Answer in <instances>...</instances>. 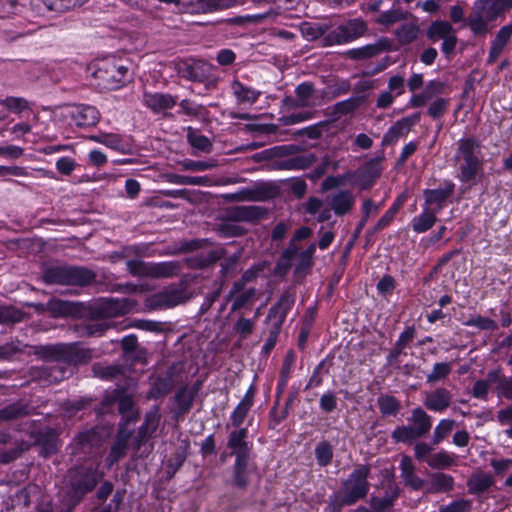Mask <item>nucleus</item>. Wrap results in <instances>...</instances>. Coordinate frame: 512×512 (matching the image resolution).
<instances>
[{"instance_id":"f257e3e1","label":"nucleus","mask_w":512,"mask_h":512,"mask_svg":"<svg viewBox=\"0 0 512 512\" xmlns=\"http://www.w3.org/2000/svg\"><path fill=\"white\" fill-rule=\"evenodd\" d=\"M371 467L358 465L344 480L339 489L332 493L327 502L328 512H342L343 507L352 506L367 497L370 490L368 481Z\"/></svg>"},{"instance_id":"f03ea898","label":"nucleus","mask_w":512,"mask_h":512,"mask_svg":"<svg viewBox=\"0 0 512 512\" xmlns=\"http://www.w3.org/2000/svg\"><path fill=\"white\" fill-rule=\"evenodd\" d=\"M138 302L131 298L106 299L97 303L91 314L94 319L102 321H92L84 327L85 334L88 336H102L107 330L113 327V322L107 319L128 314L136 310Z\"/></svg>"},{"instance_id":"7ed1b4c3","label":"nucleus","mask_w":512,"mask_h":512,"mask_svg":"<svg viewBox=\"0 0 512 512\" xmlns=\"http://www.w3.org/2000/svg\"><path fill=\"white\" fill-rule=\"evenodd\" d=\"M480 141L474 137L462 138L454 155L458 163V179L462 183H475L476 176L483 169V160L480 157Z\"/></svg>"},{"instance_id":"20e7f679","label":"nucleus","mask_w":512,"mask_h":512,"mask_svg":"<svg viewBox=\"0 0 512 512\" xmlns=\"http://www.w3.org/2000/svg\"><path fill=\"white\" fill-rule=\"evenodd\" d=\"M35 354L45 361L73 366L87 364L93 358V350L81 347L78 343L39 345L35 347Z\"/></svg>"},{"instance_id":"39448f33","label":"nucleus","mask_w":512,"mask_h":512,"mask_svg":"<svg viewBox=\"0 0 512 512\" xmlns=\"http://www.w3.org/2000/svg\"><path fill=\"white\" fill-rule=\"evenodd\" d=\"M97 274L85 266L57 265L47 267L42 280L47 285H65L85 287L96 281Z\"/></svg>"},{"instance_id":"423d86ee","label":"nucleus","mask_w":512,"mask_h":512,"mask_svg":"<svg viewBox=\"0 0 512 512\" xmlns=\"http://www.w3.org/2000/svg\"><path fill=\"white\" fill-rule=\"evenodd\" d=\"M502 0H476L465 25L473 35L484 36L490 31L489 23L504 15Z\"/></svg>"},{"instance_id":"0eeeda50","label":"nucleus","mask_w":512,"mask_h":512,"mask_svg":"<svg viewBox=\"0 0 512 512\" xmlns=\"http://www.w3.org/2000/svg\"><path fill=\"white\" fill-rule=\"evenodd\" d=\"M101 476L97 468L92 466H77L67 473L69 497L73 506L81 502L85 495L94 490Z\"/></svg>"},{"instance_id":"6e6552de","label":"nucleus","mask_w":512,"mask_h":512,"mask_svg":"<svg viewBox=\"0 0 512 512\" xmlns=\"http://www.w3.org/2000/svg\"><path fill=\"white\" fill-rule=\"evenodd\" d=\"M295 302V293L285 291L278 301L270 308L266 321L269 323V335L262 347V352L268 355L275 347L282 325L288 312L292 309Z\"/></svg>"},{"instance_id":"1a4fd4ad","label":"nucleus","mask_w":512,"mask_h":512,"mask_svg":"<svg viewBox=\"0 0 512 512\" xmlns=\"http://www.w3.org/2000/svg\"><path fill=\"white\" fill-rule=\"evenodd\" d=\"M191 298L192 292L189 290L187 282L180 281L172 283L147 297L145 305L150 310L169 309L184 304Z\"/></svg>"},{"instance_id":"9d476101","label":"nucleus","mask_w":512,"mask_h":512,"mask_svg":"<svg viewBox=\"0 0 512 512\" xmlns=\"http://www.w3.org/2000/svg\"><path fill=\"white\" fill-rule=\"evenodd\" d=\"M426 37L432 43L442 40L441 51L448 59L451 58L457 46L458 38L450 22L446 20L433 21L426 31Z\"/></svg>"},{"instance_id":"9b49d317","label":"nucleus","mask_w":512,"mask_h":512,"mask_svg":"<svg viewBox=\"0 0 512 512\" xmlns=\"http://www.w3.org/2000/svg\"><path fill=\"white\" fill-rule=\"evenodd\" d=\"M95 77L104 89L116 90L122 87L128 79V68L123 65L107 63L95 71Z\"/></svg>"},{"instance_id":"f8f14e48","label":"nucleus","mask_w":512,"mask_h":512,"mask_svg":"<svg viewBox=\"0 0 512 512\" xmlns=\"http://www.w3.org/2000/svg\"><path fill=\"white\" fill-rule=\"evenodd\" d=\"M276 185L268 182L257 184L254 188H244L226 196L231 201H267L278 195Z\"/></svg>"},{"instance_id":"ddd939ff","label":"nucleus","mask_w":512,"mask_h":512,"mask_svg":"<svg viewBox=\"0 0 512 512\" xmlns=\"http://www.w3.org/2000/svg\"><path fill=\"white\" fill-rule=\"evenodd\" d=\"M366 31L367 24L363 20L353 19L330 32L328 40L333 44H344L363 36Z\"/></svg>"},{"instance_id":"4468645a","label":"nucleus","mask_w":512,"mask_h":512,"mask_svg":"<svg viewBox=\"0 0 512 512\" xmlns=\"http://www.w3.org/2000/svg\"><path fill=\"white\" fill-rule=\"evenodd\" d=\"M66 118H70L72 123L78 127H91L99 122L100 113L96 107L91 105H73L67 110Z\"/></svg>"},{"instance_id":"2eb2a0df","label":"nucleus","mask_w":512,"mask_h":512,"mask_svg":"<svg viewBox=\"0 0 512 512\" xmlns=\"http://www.w3.org/2000/svg\"><path fill=\"white\" fill-rule=\"evenodd\" d=\"M247 437V428H240L230 432L227 447L230 449V455L235 456V459L252 458V445L248 443Z\"/></svg>"},{"instance_id":"dca6fc26","label":"nucleus","mask_w":512,"mask_h":512,"mask_svg":"<svg viewBox=\"0 0 512 512\" xmlns=\"http://www.w3.org/2000/svg\"><path fill=\"white\" fill-rule=\"evenodd\" d=\"M178 74L189 81L203 82L210 74V67L203 61L185 60L176 65Z\"/></svg>"},{"instance_id":"f3484780","label":"nucleus","mask_w":512,"mask_h":512,"mask_svg":"<svg viewBox=\"0 0 512 512\" xmlns=\"http://www.w3.org/2000/svg\"><path fill=\"white\" fill-rule=\"evenodd\" d=\"M255 470L252 458L235 459L232 466L231 485L238 490H246L250 484L251 474Z\"/></svg>"},{"instance_id":"a211bd4d","label":"nucleus","mask_w":512,"mask_h":512,"mask_svg":"<svg viewBox=\"0 0 512 512\" xmlns=\"http://www.w3.org/2000/svg\"><path fill=\"white\" fill-rule=\"evenodd\" d=\"M415 328L414 326H408L405 330L399 335L397 341L394 344V347L390 350L387 355V365L395 368H400L401 356H406L407 352L405 351L406 347L411 343L415 336Z\"/></svg>"},{"instance_id":"6ab92c4d","label":"nucleus","mask_w":512,"mask_h":512,"mask_svg":"<svg viewBox=\"0 0 512 512\" xmlns=\"http://www.w3.org/2000/svg\"><path fill=\"white\" fill-rule=\"evenodd\" d=\"M178 97L169 93L160 92H144L143 104L153 113L159 114L166 110L172 109L177 104Z\"/></svg>"},{"instance_id":"aec40b11","label":"nucleus","mask_w":512,"mask_h":512,"mask_svg":"<svg viewBox=\"0 0 512 512\" xmlns=\"http://www.w3.org/2000/svg\"><path fill=\"white\" fill-rule=\"evenodd\" d=\"M35 445L40 447V455L49 457L58 452V434L52 428L41 429L34 434Z\"/></svg>"},{"instance_id":"412c9836","label":"nucleus","mask_w":512,"mask_h":512,"mask_svg":"<svg viewBox=\"0 0 512 512\" xmlns=\"http://www.w3.org/2000/svg\"><path fill=\"white\" fill-rule=\"evenodd\" d=\"M452 397L449 390L438 387L425 394L423 404L428 410L441 413L450 406Z\"/></svg>"},{"instance_id":"4be33fe9","label":"nucleus","mask_w":512,"mask_h":512,"mask_svg":"<svg viewBox=\"0 0 512 512\" xmlns=\"http://www.w3.org/2000/svg\"><path fill=\"white\" fill-rule=\"evenodd\" d=\"M512 37V21L502 26L496 33L495 38L491 41L487 63L493 64L504 51Z\"/></svg>"},{"instance_id":"5701e85b","label":"nucleus","mask_w":512,"mask_h":512,"mask_svg":"<svg viewBox=\"0 0 512 512\" xmlns=\"http://www.w3.org/2000/svg\"><path fill=\"white\" fill-rule=\"evenodd\" d=\"M267 210L260 206H235L227 210L229 220L236 222H253L263 218Z\"/></svg>"},{"instance_id":"b1692460","label":"nucleus","mask_w":512,"mask_h":512,"mask_svg":"<svg viewBox=\"0 0 512 512\" xmlns=\"http://www.w3.org/2000/svg\"><path fill=\"white\" fill-rule=\"evenodd\" d=\"M389 49L390 41L387 38H381L373 44H368L359 48L348 50L346 52V56L351 60H364L372 58Z\"/></svg>"},{"instance_id":"393cba45","label":"nucleus","mask_w":512,"mask_h":512,"mask_svg":"<svg viewBox=\"0 0 512 512\" xmlns=\"http://www.w3.org/2000/svg\"><path fill=\"white\" fill-rule=\"evenodd\" d=\"M455 184L451 180H445L443 182L442 188L436 189H426L423 192L425 204L433 205L437 204V208L433 209V211H437V213L443 208L444 202L452 196L454 193Z\"/></svg>"},{"instance_id":"a878e982","label":"nucleus","mask_w":512,"mask_h":512,"mask_svg":"<svg viewBox=\"0 0 512 512\" xmlns=\"http://www.w3.org/2000/svg\"><path fill=\"white\" fill-rule=\"evenodd\" d=\"M399 469L405 486L414 491H419L423 488L425 481L416 474L415 465L408 455L402 456Z\"/></svg>"},{"instance_id":"bb28decb","label":"nucleus","mask_w":512,"mask_h":512,"mask_svg":"<svg viewBox=\"0 0 512 512\" xmlns=\"http://www.w3.org/2000/svg\"><path fill=\"white\" fill-rule=\"evenodd\" d=\"M201 388V382H196L191 388L188 386L181 387L175 394L177 403V414L185 415L192 408L194 399Z\"/></svg>"},{"instance_id":"cd10ccee","label":"nucleus","mask_w":512,"mask_h":512,"mask_svg":"<svg viewBox=\"0 0 512 512\" xmlns=\"http://www.w3.org/2000/svg\"><path fill=\"white\" fill-rule=\"evenodd\" d=\"M256 389L251 385L246 391L240 403L231 414L230 420L233 427L238 428L244 422L249 410L253 406Z\"/></svg>"},{"instance_id":"c85d7f7f","label":"nucleus","mask_w":512,"mask_h":512,"mask_svg":"<svg viewBox=\"0 0 512 512\" xmlns=\"http://www.w3.org/2000/svg\"><path fill=\"white\" fill-rule=\"evenodd\" d=\"M230 0H190L186 4L191 14H206L229 8Z\"/></svg>"},{"instance_id":"c756f323","label":"nucleus","mask_w":512,"mask_h":512,"mask_svg":"<svg viewBox=\"0 0 512 512\" xmlns=\"http://www.w3.org/2000/svg\"><path fill=\"white\" fill-rule=\"evenodd\" d=\"M355 204V196L350 190H339L331 196L330 206L337 216L349 213Z\"/></svg>"},{"instance_id":"7c9ffc66","label":"nucleus","mask_w":512,"mask_h":512,"mask_svg":"<svg viewBox=\"0 0 512 512\" xmlns=\"http://www.w3.org/2000/svg\"><path fill=\"white\" fill-rule=\"evenodd\" d=\"M160 421V415L157 407L145 414L143 424L138 428L137 445L138 447L145 443L156 431Z\"/></svg>"},{"instance_id":"2f4dec72","label":"nucleus","mask_w":512,"mask_h":512,"mask_svg":"<svg viewBox=\"0 0 512 512\" xmlns=\"http://www.w3.org/2000/svg\"><path fill=\"white\" fill-rule=\"evenodd\" d=\"M444 90V83L431 80L429 81L424 90L421 93L413 94L410 98L409 105L412 108H419L424 106L429 100L434 98L435 96L441 94Z\"/></svg>"},{"instance_id":"473e14b6","label":"nucleus","mask_w":512,"mask_h":512,"mask_svg":"<svg viewBox=\"0 0 512 512\" xmlns=\"http://www.w3.org/2000/svg\"><path fill=\"white\" fill-rule=\"evenodd\" d=\"M490 381H496L495 391L499 398L512 400V376H505L501 368L489 370Z\"/></svg>"},{"instance_id":"72a5a7b5","label":"nucleus","mask_w":512,"mask_h":512,"mask_svg":"<svg viewBox=\"0 0 512 512\" xmlns=\"http://www.w3.org/2000/svg\"><path fill=\"white\" fill-rule=\"evenodd\" d=\"M419 120L420 113H415L409 117L397 121L393 126L389 128L387 133L384 135L383 142L389 143L397 140L399 137L403 136L406 132H408L413 125L418 123Z\"/></svg>"},{"instance_id":"f704fd0d","label":"nucleus","mask_w":512,"mask_h":512,"mask_svg":"<svg viewBox=\"0 0 512 512\" xmlns=\"http://www.w3.org/2000/svg\"><path fill=\"white\" fill-rule=\"evenodd\" d=\"M88 0H31L32 6L41 10L42 6L47 11L65 12L86 3Z\"/></svg>"},{"instance_id":"c9c22d12","label":"nucleus","mask_w":512,"mask_h":512,"mask_svg":"<svg viewBox=\"0 0 512 512\" xmlns=\"http://www.w3.org/2000/svg\"><path fill=\"white\" fill-rule=\"evenodd\" d=\"M454 478L442 472L430 475L428 492L432 494L447 493L454 489Z\"/></svg>"},{"instance_id":"e433bc0d","label":"nucleus","mask_w":512,"mask_h":512,"mask_svg":"<svg viewBox=\"0 0 512 512\" xmlns=\"http://www.w3.org/2000/svg\"><path fill=\"white\" fill-rule=\"evenodd\" d=\"M412 422V428L418 438L424 437L431 429V417L422 408L418 407L412 410V415L409 418Z\"/></svg>"},{"instance_id":"4c0bfd02","label":"nucleus","mask_w":512,"mask_h":512,"mask_svg":"<svg viewBox=\"0 0 512 512\" xmlns=\"http://www.w3.org/2000/svg\"><path fill=\"white\" fill-rule=\"evenodd\" d=\"M181 269L182 265L178 261L151 263L150 278H171L177 276Z\"/></svg>"},{"instance_id":"58836bf2","label":"nucleus","mask_w":512,"mask_h":512,"mask_svg":"<svg viewBox=\"0 0 512 512\" xmlns=\"http://www.w3.org/2000/svg\"><path fill=\"white\" fill-rule=\"evenodd\" d=\"M90 140L122 153H125L128 147L122 136L116 133L100 132L91 135Z\"/></svg>"},{"instance_id":"ea45409f","label":"nucleus","mask_w":512,"mask_h":512,"mask_svg":"<svg viewBox=\"0 0 512 512\" xmlns=\"http://www.w3.org/2000/svg\"><path fill=\"white\" fill-rule=\"evenodd\" d=\"M390 493H386L384 497H372L370 506L376 512H388L394 505V502L400 495V489L397 485H390Z\"/></svg>"},{"instance_id":"a19ab883","label":"nucleus","mask_w":512,"mask_h":512,"mask_svg":"<svg viewBox=\"0 0 512 512\" xmlns=\"http://www.w3.org/2000/svg\"><path fill=\"white\" fill-rule=\"evenodd\" d=\"M384 156H378L367 161L360 169V179L365 181L368 186L372 185L374 181L381 175L382 161Z\"/></svg>"},{"instance_id":"79ce46f5","label":"nucleus","mask_w":512,"mask_h":512,"mask_svg":"<svg viewBox=\"0 0 512 512\" xmlns=\"http://www.w3.org/2000/svg\"><path fill=\"white\" fill-rule=\"evenodd\" d=\"M366 96H353L343 101H339L333 105L332 115L336 118L346 116L356 111L364 102Z\"/></svg>"},{"instance_id":"37998d69","label":"nucleus","mask_w":512,"mask_h":512,"mask_svg":"<svg viewBox=\"0 0 512 512\" xmlns=\"http://www.w3.org/2000/svg\"><path fill=\"white\" fill-rule=\"evenodd\" d=\"M494 479L490 474L478 472L473 474L467 481L468 492L470 494H481L489 490L493 485Z\"/></svg>"},{"instance_id":"c03bdc74","label":"nucleus","mask_w":512,"mask_h":512,"mask_svg":"<svg viewBox=\"0 0 512 512\" xmlns=\"http://www.w3.org/2000/svg\"><path fill=\"white\" fill-rule=\"evenodd\" d=\"M231 89H232L233 95L236 97V100L238 103L253 104L258 100V98L260 96L259 91L255 90L251 87L245 86L238 80H234L231 83Z\"/></svg>"},{"instance_id":"a18cd8bd","label":"nucleus","mask_w":512,"mask_h":512,"mask_svg":"<svg viewBox=\"0 0 512 512\" xmlns=\"http://www.w3.org/2000/svg\"><path fill=\"white\" fill-rule=\"evenodd\" d=\"M92 372L95 377L112 381L124 375V367L119 364L102 365L101 363H95L92 366Z\"/></svg>"},{"instance_id":"49530a36","label":"nucleus","mask_w":512,"mask_h":512,"mask_svg":"<svg viewBox=\"0 0 512 512\" xmlns=\"http://www.w3.org/2000/svg\"><path fill=\"white\" fill-rule=\"evenodd\" d=\"M100 437L94 430L80 432L74 438L75 449L78 452L89 453L90 450L98 446Z\"/></svg>"},{"instance_id":"de8ad7c7","label":"nucleus","mask_w":512,"mask_h":512,"mask_svg":"<svg viewBox=\"0 0 512 512\" xmlns=\"http://www.w3.org/2000/svg\"><path fill=\"white\" fill-rule=\"evenodd\" d=\"M437 211L424 209L421 214L415 216L411 221V226L414 232L424 233L431 229L437 221Z\"/></svg>"},{"instance_id":"09e8293b","label":"nucleus","mask_w":512,"mask_h":512,"mask_svg":"<svg viewBox=\"0 0 512 512\" xmlns=\"http://www.w3.org/2000/svg\"><path fill=\"white\" fill-rule=\"evenodd\" d=\"M29 405L23 401L11 403L0 409V420L10 421L29 415Z\"/></svg>"},{"instance_id":"8fccbe9b","label":"nucleus","mask_w":512,"mask_h":512,"mask_svg":"<svg viewBox=\"0 0 512 512\" xmlns=\"http://www.w3.org/2000/svg\"><path fill=\"white\" fill-rule=\"evenodd\" d=\"M377 406L384 417L396 416L402 408L401 401L389 394L379 396Z\"/></svg>"},{"instance_id":"3c124183","label":"nucleus","mask_w":512,"mask_h":512,"mask_svg":"<svg viewBox=\"0 0 512 512\" xmlns=\"http://www.w3.org/2000/svg\"><path fill=\"white\" fill-rule=\"evenodd\" d=\"M187 141L191 145L192 148L197 149L204 153H210L213 148V143L211 140L199 134L194 128H187Z\"/></svg>"},{"instance_id":"603ef678","label":"nucleus","mask_w":512,"mask_h":512,"mask_svg":"<svg viewBox=\"0 0 512 512\" xmlns=\"http://www.w3.org/2000/svg\"><path fill=\"white\" fill-rule=\"evenodd\" d=\"M29 448L30 444L21 440L13 443V447L8 450H0V465L9 464L17 460Z\"/></svg>"},{"instance_id":"864d4df0","label":"nucleus","mask_w":512,"mask_h":512,"mask_svg":"<svg viewBox=\"0 0 512 512\" xmlns=\"http://www.w3.org/2000/svg\"><path fill=\"white\" fill-rule=\"evenodd\" d=\"M189 443L184 442L182 446L178 447L171 455L167 462V473L173 476L183 465L188 455Z\"/></svg>"},{"instance_id":"5fc2aeb1","label":"nucleus","mask_w":512,"mask_h":512,"mask_svg":"<svg viewBox=\"0 0 512 512\" xmlns=\"http://www.w3.org/2000/svg\"><path fill=\"white\" fill-rule=\"evenodd\" d=\"M315 92V87L311 82H302L295 88L296 106L308 107L312 105V97Z\"/></svg>"},{"instance_id":"6e6d98bb","label":"nucleus","mask_w":512,"mask_h":512,"mask_svg":"<svg viewBox=\"0 0 512 512\" xmlns=\"http://www.w3.org/2000/svg\"><path fill=\"white\" fill-rule=\"evenodd\" d=\"M46 309L54 316H68L75 311L74 303L61 299H51L46 304Z\"/></svg>"},{"instance_id":"4d7b16f0","label":"nucleus","mask_w":512,"mask_h":512,"mask_svg":"<svg viewBox=\"0 0 512 512\" xmlns=\"http://www.w3.org/2000/svg\"><path fill=\"white\" fill-rule=\"evenodd\" d=\"M314 454L317 464L320 467H326L332 462L334 455L333 446L326 440L320 441L315 447Z\"/></svg>"},{"instance_id":"13d9d810","label":"nucleus","mask_w":512,"mask_h":512,"mask_svg":"<svg viewBox=\"0 0 512 512\" xmlns=\"http://www.w3.org/2000/svg\"><path fill=\"white\" fill-rule=\"evenodd\" d=\"M118 401V410L122 415L131 413L127 417V422H136L139 419V412L134 411V400L132 396L127 394H120L118 397L115 396Z\"/></svg>"},{"instance_id":"bf43d9fd","label":"nucleus","mask_w":512,"mask_h":512,"mask_svg":"<svg viewBox=\"0 0 512 512\" xmlns=\"http://www.w3.org/2000/svg\"><path fill=\"white\" fill-rule=\"evenodd\" d=\"M173 386V383L169 379H164L162 376H158L153 381L147 397L150 399L161 398L168 394L172 390Z\"/></svg>"},{"instance_id":"052dcab7","label":"nucleus","mask_w":512,"mask_h":512,"mask_svg":"<svg viewBox=\"0 0 512 512\" xmlns=\"http://www.w3.org/2000/svg\"><path fill=\"white\" fill-rule=\"evenodd\" d=\"M452 371V364L448 362H438L433 365V368L426 376V381L429 384H435L439 381L446 379Z\"/></svg>"},{"instance_id":"680f3d73","label":"nucleus","mask_w":512,"mask_h":512,"mask_svg":"<svg viewBox=\"0 0 512 512\" xmlns=\"http://www.w3.org/2000/svg\"><path fill=\"white\" fill-rule=\"evenodd\" d=\"M426 461L427 464L433 469H446L455 464L454 457L446 451L435 453L429 456Z\"/></svg>"},{"instance_id":"e2e57ef3","label":"nucleus","mask_w":512,"mask_h":512,"mask_svg":"<svg viewBox=\"0 0 512 512\" xmlns=\"http://www.w3.org/2000/svg\"><path fill=\"white\" fill-rule=\"evenodd\" d=\"M0 105L15 114L29 109V101L23 97L8 96L0 100Z\"/></svg>"},{"instance_id":"0e129e2a","label":"nucleus","mask_w":512,"mask_h":512,"mask_svg":"<svg viewBox=\"0 0 512 512\" xmlns=\"http://www.w3.org/2000/svg\"><path fill=\"white\" fill-rule=\"evenodd\" d=\"M298 252V246L293 243V241H290L288 247L281 253L277 261V269L283 270L285 272L289 270L292 266V261Z\"/></svg>"},{"instance_id":"69168bd1","label":"nucleus","mask_w":512,"mask_h":512,"mask_svg":"<svg viewBox=\"0 0 512 512\" xmlns=\"http://www.w3.org/2000/svg\"><path fill=\"white\" fill-rule=\"evenodd\" d=\"M464 325L476 327L482 331H495L498 329V324L495 320L481 315L471 316L464 322Z\"/></svg>"},{"instance_id":"338daca9","label":"nucleus","mask_w":512,"mask_h":512,"mask_svg":"<svg viewBox=\"0 0 512 512\" xmlns=\"http://www.w3.org/2000/svg\"><path fill=\"white\" fill-rule=\"evenodd\" d=\"M419 34V27L416 24H403L396 30V37L402 44L414 42Z\"/></svg>"},{"instance_id":"774afa93","label":"nucleus","mask_w":512,"mask_h":512,"mask_svg":"<svg viewBox=\"0 0 512 512\" xmlns=\"http://www.w3.org/2000/svg\"><path fill=\"white\" fill-rule=\"evenodd\" d=\"M391 438L395 443L412 442L419 439L413 428L409 425L397 426L391 433Z\"/></svg>"}]
</instances>
